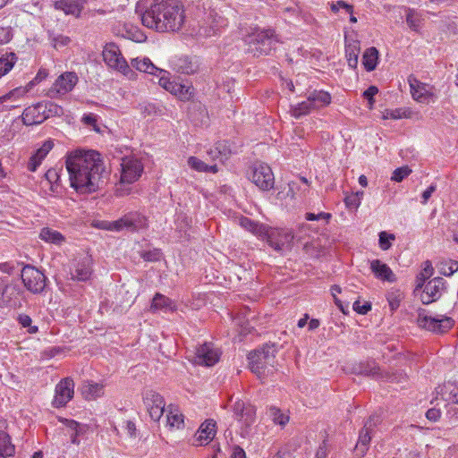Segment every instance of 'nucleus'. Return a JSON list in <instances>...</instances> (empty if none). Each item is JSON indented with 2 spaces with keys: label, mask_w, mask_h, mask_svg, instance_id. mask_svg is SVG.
<instances>
[{
  "label": "nucleus",
  "mask_w": 458,
  "mask_h": 458,
  "mask_svg": "<svg viewBox=\"0 0 458 458\" xmlns=\"http://www.w3.org/2000/svg\"><path fill=\"white\" fill-rule=\"evenodd\" d=\"M92 259L90 256H85L78 263L72 273V279L78 281H87L90 278L92 274Z\"/></svg>",
  "instance_id": "393cba45"
},
{
  "label": "nucleus",
  "mask_w": 458,
  "mask_h": 458,
  "mask_svg": "<svg viewBox=\"0 0 458 458\" xmlns=\"http://www.w3.org/2000/svg\"><path fill=\"white\" fill-rule=\"evenodd\" d=\"M65 166L70 185L79 194H90L99 189L106 168L101 154L96 150L76 149L66 156Z\"/></svg>",
  "instance_id": "f257e3e1"
},
{
  "label": "nucleus",
  "mask_w": 458,
  "mask_h": 458,
  "mask_svg": "<svg viewBox=\"0 0 458 458\" xmlns=\"http://www.w3.org/2000/svg\"><path fill=\"white\" fill-rule=\"evenodd\" d=\"M22 93H24V91L21 90V89H19V88L14 89L11 90L9 93L0 97V104L4 105V103H6L9 100H12V99L15 100Z\"/></svg>",
  "instance_id": "774afa93"
},
{
  "label": "nucleus",
  "mask_w": 458,
  "mask_h": 458,
  "mask_svg": "<svg viewBox=\"0 0 458 458\" xmlns=\"http://www.w3.org/2000/svg\"><path fill=\"white\" fill-rule=\"evenodd\" d=\"M411 173V169L409 168L407 165H403L401 167L396 168L391 176V180L394 182H400L404 178H406Z\"/></svg>",
  "instance_id": "5fc2aeb1"
},
{
  "label": "nucleus",
  "mask_w": 458,
  "mask_h": 458,
  "mask_svg": "<svg viewBox=\"0 0 458 458\" xmlns=\"http://www.w3.org/2000/svg\"><path fill=\"white\" fill-rule=\"evenodd\" d=\"M143 172V165L138 160H129L122 165L121 182L132 183Z\"/></svg>",
  "instance_id": "aec40b11"
},
{
  "label": "nucleus",
  "mask_w": 458,
  "mask_h": 458,
  "mask_svg": "<svg viewBox=\"0 0 458 458\" xmlns=\"http://www.w3.org/2000/svg\"><path fill=\"white\" fill-rule=\"evenodd\" d=\"M161 250L159 249H154L152 250H147L143 251L140 255V257L145 260L148 262H156L160 259L161 257Z\"/></svg>",
  "instance_id": "13d9d810"
},
{
  "label": "nucleus",
  "mask_w": 458,
  "mask_h": 458,
  "mask_svg": "<svg viewBox=\"0 0 458 458\" xmlns=\"http://www.w3.org/2000/svg\"><path fill=\"white\" fill-rule=\"evenodd\" d=\"M370 269L377 279L390 283L396 281V276L392 269L379 259H374L370 262Z\"/></svg>",
  "instance_id": "b1692460"
},
{
  "label": "nucleus",
  "mask_w": 458,
  "mask_h": 458,
  "mask_svg": "<svg viewBox=\"0 0 458 458\" xmlns=\"http://www.w3.org/2000/svg\"><path fill=\"white\" fill-rule=\"evenodd\" d=\"M188 118L196 127L208 124V113L206 106L199 101H191L188 106Z\"/></svg>",
  "instance_id": "a211bd4d"
},
{
  "label": "nucleus",
  "mask_w": 458,
  "mask_h": 458,
  "mask_svg": "<svg viewBox=\"0 0 458 458\" xmlns=\"http://www.w3.org/2000/svg\"><path fill=\"white\" fill-rule=\"evenodd\" d=\"M379 61V52L375 47H370L362 55V64L367 72L374 71Z\"/></svg>",
  "instance_id": "c756f323"
},
{
  "label": "nucleus",
  "mask_w": 458,
  "mask_h": 458,
  "mask_svg": "<svg viewBox=\"0 0 458 458\" xmlns=\"http://www.w3.org/2000/svg\"><path fill=\"white\" fill-rule=\"evenodd\" d=\"M168 91L182 101H190L194 95V88L192 86L182 85L174 81Z\"/></svg>",
  "instance_id": "7c9ffc66"
},
{
  "label": "nucleus",
  "mask_w": 458,
  "mask_h": 458,
  "mask_svg": "<svg viewBox=\"0 0 458 458\" xmlns=\"http://www.w3.org/2000/svg\"><path fill=\"white\" fill-rule=\"evenodd\" d=\"M21 278L24 287L33 294H42L48 285L46 275L36 267L27 264L21 271Z\"/></svg>",
  "instance_id": "423d86ee"
},
{
  "label": "nucleus",
  "mask_w": 458,
  "mask_h": 458,
  "mask_svg": "<svg viewBox=\"0 0 458 458\" xmlns=\"http://www.w3.org/2000/svg\"><path fill=\"white\" fill-rule=\"evenodd\" d=\"M250 179L262 191H269L274 187V174L267 164H255L251 168Z\"/></svg>",
  "instance_id": "1a4fd4ad"
},
{
  "label": "nucleus",
  "mask_w": 458,
  "mask_h": 458,
  "mask_svg": "<svg viewBox=\"0 0 458 458\" xmlns=\"http://www.w3.org/2000/svg\"><path fill=\"white\" fill-rule=\"evenodd\" d=\"M409 83L412 98L417 101L422 102L425 99V94L421 91L422 89H425L424 85H420V81L416 79H413L412 81L411 77L409 78Z\"/></svg>",
  "instance_id": "de8ad7c7"
},
{
  "label": "nucleus",
  "mask_w": 458,
  "mask_h": 458,
  "mask_svg": "<svg viewBox=\"0 0 458 458\" xmlns=\"http://www.w3.org/2000/svg\"><path fill=\"white\" fill-rule=\"evenodd\" d=\"M16 320L21 327L27 329L29 334H36L38 332V327L32 325V319L29 315L24 313L19 314Z\"/></svg>",
  "instance_id": "a18cd8bd"
},
{
  "label": "nucleus",
  "mask_w": 458,
  "mask_h": 458,
  "mask_svg": "<svg viewBox=\"0 0 458 458\" xmlns=\"http://www.w3.org/2000/svg\"><path fill=\"white\" fill-rule=\"evenodd\" d=\"M39 238L46 242L55 245H61L65 242V238L61 233L49 227H43L41 229Z\"/></svg>",
  "instance_id": "473e14b6"
},
{
  "label": "nucleus",
  "mask_w": 458,
  "mask_h": 458,
  "mask_svg": "<svg viewBox=\"0 0 458 458\" xmlns=\"http://www.w3.org/2000/svg\"><path fill=\"white\" fill-rule=\"evenodd\" d=\"M360 54L359 42L345 46V55L349 67L356 69L358 65V57Z\"/></svg>",
  "instance_id": "58836bf2"
},
{
  "label": "nucleus",
  "mask_w": 458,
  "mask_h": 458,
  "mask_svg": "<svg viewBox=\"0 0 458 458\" xmlns=\"http://www.w3.org/2000/svg\"><path fill=\"white\" fill-rule=\"evenodd\" d=\"M174 69L180 73L194 74L199 69V62L197 56L182 55L173 61Z\"/></svg>",
  "instance_id": "412c9836"
},
{
  "label": "nucleus",
  "mask_w": 458,
  "mask_h": 458,
  "mask_svg": "<svg viewBox=\"0 0 458 458\" xmlns=\"http://www.w3.org/2000/svg\"><path fill=\"white\" fill-rule=\"evenodd\" d=\"M43 104L46 105V114L47 119L54 116H62L64 114V109L62 106L52 101H43Z\"/></svg>",
  "instance_id": "864d4df0"
},
{
  "label": "nucleus",
  "mask_w": 458,
  "mask_h": 458,
  "mask_svg": "<svg viewBox=\"0 0 458 458\" xmlns=\"http://www.w3.org/2000/svg\"><path fill=\"white\" fill-rule=\"evenodd\" d=\"M353 310L358 314L366 315L369 311L371 310L372 305L369 301H365L362 305H360V301H354L352 305Z\"/></svg>",
  "instance_id": "338daca9"
},
{
  "label": "nucleus",
  "mask_w": 458,
  "mask_h": 458,
  "mask_svg": "<svg viewBox=\"0 0 458 458\" xmlns=\"http://www.w3.org/2000/svg\"><path fill=\"white\" fill-rule=\"evenodd\" d=\"M209 154H219L220 159H227L231 155V149L228 141H218L214 148L208 150Z\"/></svg>",
  "instance_id": "c03bdc74"
},
{
  "label": "nucleus",
  "mask_w": 458,
  "mask_h": 458,
  "mask_svg": "<svg viewBox=\"0 0 458 458\" xmlns=\"http://www.w3.org/2000/svg\"><path fill=\"white\" fill-rule=\"evenodd\" d=\"M216 435V421L213 420H207L196 433V440L198 445H202V441H211Z\"/></svg>",
  "instance_id": "cd10ccee"
},
{
  "label": "nucleus",
  "mask_w": 458,
  "mask_h": 458,
  "mask_svg": "<svg viewBox=\"0 0 458 458\" xmlns=\"http://www.w3.org/2000/svg\"><path fill=\"white\" fill-rule=\"evenodd\" d=\"M148 225L145 216L138 212H130L118 220L108 222L105 228L110 231H121L127 229L131 232H136L140 229L146 228Z\"/></svg>",
  "instance_id": "0eeeda50"
},
{
  "label": "nucleus",
  "mask_w": 458,
  "mask_h": 458,
  "mask_svg": "<svg viewBox=\"0 0 458 458\" xmlns=\"http://www.w3.org/2000/svg\"><path fill=\"white\" fill-rule=\"evenodd\" d=\"M46 109L47 107L43 101L26 107L21 114L23 124L30 126L45 122L47 119Z\"/></svg>",
  "instance_id": "f3484780"
},
{
  "label": "nucleus",
  "mask_w": 458,
  "mask_h": 458,
  "mask_svg": "<svg viewBox=\"0 0 458 458\" xmlns=\"http://www.w3.org/2000/svg\"><path fill=\"white\" fill-rule=\"evenodd\" d=\"M152 310H174L175 305L171 299L168 297L157 293L152 299L151 303Z\"/></svg>",
  "instance_id": "72a5a7b5"
},
{
  "label": "nucleus",
  "mask_w": 458,
  "mask_h": 458,
  "mask_svg": "<svg viewBox=\"0 0 458 458\" xmlns=\"http://www.w3.org/2000/svg\"><path fill=\"white\" fill-rule=\"evenodd\" d=\"M143 401L147 407L165 408V406L164 397L153 390H147L143 394Z\"/></svg>",
  "instance_id": "4c0bfd02"
},
{
  "label": "nucleus",
  "mask_w": 458,
  "mask_h": 458,
  "mask_svg": "<svg viewBox=\"0 0 458 458\" xmlns=\"http://www.w3.org/2000/svg\"><path fill=\"white\" fill-rule=\"evenodd\" d=\"M50 38L54 47L55 48L58 47H65L71 42V38L69 37L64 36L62 34L50 36Z\"/></svg>",
  "instance_id": "69168bd1"
},
{
  "label": "nucleus",
  "mask_w": 458,
  "mask_h": 458,
  "mask_svg": "<svg viewBox=\"0 0 458 458\" xmlns=\"http://www.w3.org/2000/svg\"><path fill=\"white\" fill-rule=\"evenodd\" d=\"M54 143L52 140H47L44 142V144L36 150V152L33 154L34 156H37L39 159L43 160L46 156L48 154V152L53 148Z\"/></svg>",
  "instance_id": "680f3d73"
},
{
  "label": "nucleus",
  "mask_w": 458,
  "mask_h": 458,
  "mask_svg": "<svg viewBox=\"0 0 458 458\" xmlns=\"http://www.w3.org/2000/svg\"><path fill=\"white\" fill-rule=\"evenodd\" d=\"M442 392L446 395L445 400L453 403H458V382H447L442 387Z\"/></svg>",
  "instance_id": "79ce46f5"
},
{
  "label": "nucleus",
  "mask_w": 458,
  "mask_h": 458,
  "mask_svg": "<svg viewBox=\"0 0 458 458\" xmlns=\"http://www.w3.org/2000/svg\"><path fill=\"white\" fill-rule=\"evenodd\" d=\"M269 415L276 424L285 426L289 421V416L283 413L282 411L276 407H270Z\"/></svg>",
  "instance_id": "09e8293b"
},
{
  "label": "nucleus",
  "mask_w": 458,
  "mask_h": 458,
  "mask_svg": "<svg viewBox=\"0 0 458 458\" xmlns=\"http://www.w3.org/2000/svg\"><path fill=\"white\" fill-rule=\"evenodd\" d=\"M103 59L105 63L111 68L116 69L126 74L131 71L126 60L122 55L118 46L114 43H106L102 52Z\"/></svg>",
  "instance_id": "9d476101"
},
{
  "label": "nucleus",
  "mask_w": 458,
  "mask_h": 458,
  "mask_svg": "<svg viewBox=\"0 0 458 458\" xmlns=\"http://www.w3.org/2000/svg\"><path fill=\"white\" fill-rule=\"evenodd\" d=\"M377 87L371 85L362 93V97L368 101V105L370 109L373 108V106L375 104L374 97L377 94Z\"/></svg>",
  "instance_id": "6e6d98bb"
},
{
  "label": "nucleus",
  "mask_w": 458,
  "mask_h": 458,
  "mask_svg": "<svg viewBox=\"0 0 458 458\" xmlns=\"http://www.w3.org/2000/svg\"><path fill=\"white\" fill-rule=\"evenodd\" d=\"M88 0H58L55 3L56 9L62 10L65 14L80 17Z\"/></svg>",
  "instance_id": "5701e85b"
},
{
  "label": "nucleus",
  "mask_w": 458,
  "mask_h": 458,
  "mask_svg": "<svg viewBox=\"0 0 458 458\" xmlns=\"http://www.w3.org/2000/svg\"><path fill=\"white\" fill-rule=\"evenodd\" d=\"M16 60V55L13 52H6L0 57V78L13 68Z\"/></svg>",
  "instance_id": "ea45409f"
},
{
  "label": "nucleus",
  "mask_w": 458,
  "mask_h": 458,
  "mask_svg": "<svg viewBox=\"0 0 458 458\" xmlns=\"http://www.w3.org/2000/svg\"><path fill=\"white\" fill-rule=\"evenodd\" d=\"M312 109H315V107L308 97L307 100L299 103L293 108V115L296 118H299L302 115L308 114Z\"/></svg>",
  "instance_id": "37998d69"
},
{
  "label": "nucleus",
  "mask_w": 458,
  "mask_h": 458,
  "mask_svg": "<svg viewBox=\"0 0 458 458\" xmlns=\"http://www.w3.org/2000/svg\"><path fill=\"white\" fill-rule=\"evenodd\" d=\"M422 21L423 19L421 18V15H420L413 9L408 8L406 13V22L411 30L419 32L422 25Z\"/></svg>",
  "instance_id": "a19ab883"
},
{
  "label": "nucleus",
  "mask_w": 458,
  "mask_h": 458,
  "mask_svg": "<svg viewBox=\"0 0 458 458\" xmlns=\"http://www.w3.org/2000/svg\"><path fill=\"white\" fill-rule=\"evenodd\" d=\"M423 269L416 276V285L414 293H418L422 290L423 286L427 284V280L433 275L434 268L429 260H426L423 263Z\"/></svg>",
  "instance_id": "2f4dec72"
},
{
  "label": "nucleus",
  "mask_w": 458,
  "mask_h": 458,
  "mask_svg": "<svg viewBox=\"0 0 458 458\" xmlns=\"http://www.w3.org/2000/svg\"><path fill=\"white\" fill-rule=\"evenodd\" d=\"M45 178L50 184V191L55 194H62L63 187L59 171L55 168L48 169L45 174Z\"/></svg>",
  "instance_id": "c9c22d12"
},
{
  "label": "nucleus",
  "mask_w": 458,
  "mask_h": 458,
  "mask_svg": "<svg viewBox=\"0 0 458 458\" xmlns=\"http://www.w3.org/2000/svg\"><path fill=\"white\" fill-rule=\"evenodd\" d=\"M378 237V244L383 250H389L392 246V241L395 240V235L394 233H389L386 231L380 232Z\"/></svg>",
  "instance_id": "603ef678"
},
{
  "label": "nucleus",
  "mask_w": 458,
  "mask_h": 458,
  "mask_svg": "<svg viewBox=\"0 0 458 458\" xmlns=\"http://www.w3.org/2000/svg\"><path fill=\"white\" fill-rule=\"evenodd\" d=\"M346 371L354 375L372 377L374 379L385 377L379 365L374 360L355 362L346 367Z\"/></svg>",
  "instance_id": "f8f14e48"
},
{
  "label": "nucleus",
  "mask_w": 458,
  "mask_h": 458,
  "mask_svg": "<svg viewBox=\"0 0 458 458\" xmlns=\"http://www.w3.org/2000/svg\"><path fill=\"white\" fill-rule=\"evenodd\" d=\"M446 281L440 276L435 277L427 282L423 286V293L421 294V301L423 304H430L437 301L442 294V292L446 290Z\"/></svg>",
  "instance_id": "4468645a"
},
{
  "label": "nucleus",
  "mask_w": 458,
  "mask_h": 458,
  "mask_svg": "<svg viewBox=\"0 0 458 458\" xmlns=\"http://www.w3.org/2000/svg\"><path fill=\"white\" fill-rule=\"evenodd\" d=\"M81 393L85 399L94 400L104 395V385L89 380L84 381Z\"/></svg>",
  "instance_id": "a878e982"
},
{
  "label": "nucleus",
  "mask_w": 458,
  "mask_h": 458,
  "mask_svg": "<svg viewBox=\"0 0 458 458\" xmlns=\"http://www.w3.org/2000/svg\"><path fill=\"white\" fill-rule=\"evenodd\" d=\"M13 38V28L11 25L0 26V44L9 42Z\"/></svg>",
  "instance_id": "e2e57ef3"
},
{
  "label": "nucleus",
  "mask_w": 458,
  "mask_h": 458,
  "mask_svg": "<svg viewBox=\"0 0 458 458\" xmlns=\"http://www.w3.org/2000/svg\"><path fill=\"white\" fill-rule=\"evenodd\" d=\"M379 421L380 419L377 415H371L365 421L363 428L360 431L359 439L354 448V454L358 458H361L366 454L371 441V431Z\"/></svg>",
  "instance_id": "9b49d317"
},
{
  "label": "nucleus",
  "mask_w": 458,
  "mask_h": 458,
  "mask_svg": "<svg viewBox=\"0 0 458 458\" xmlns=\"http://www.w3.org/2000/svg\"><path fill=\"white\" fill-rule=\"evenodd\" d=\"M167 424L170 428H175L177 429L184 428V416L179 411H170L167 415Z\"/></svg>",
  "instance_id": "49530a36"
},
{
  "label": "nucleus",
  "mask_w": 458,
  "mask_h": 458,
  "mask_svg": "<svg viewBox=\"0 0 458 458\" xmlns=\"http://www.w3.org/2000/svg\"><path fill=\"white\" fill-rule=\"evenodd\" d=\"M184 9L178 0H155L141 15L142 24L157 32L178 31L184 22Z\"/></svg>",
  "instance_id": "f03ea898"
},
{
  "label": "nucleus",
  "mask_w": 458,
  "mask_h": 458,
  "mask_svg": "<svg viewBox=\"0 0 458 458\" xmlns=\"http://www.w3.org/2000/svg\"><path fill=\"white\" fill-rule=\"evenodd\" d=\"M195 358L198 364L210 367L219 360V354L212 343H205L197 348Z\"/></svg>",
  "instance_id": "6ab92c4d"
},
{
  "label": "nucleus",
  "mask_w": 458,
  "mask_h": 458,
  "mask_svg": "<svg viewBox=\"0 0 458 458\" xmlns=\"http://www.w3.org/2000/svg\"><path fill=\"white\" fill-rule=\"evenodd\" d=\"M403 294L400 291H392L386 293V300L392 311L396 310L400 307Z\"/></svg>",
  "instance_id": "3c124183"
},
{
  "label": "nucleus",
  "mask_w": 458,
  "mask_h": 458,
  "mask_svg": "<svg viewBox=\"0 0 458 458\" xmlns=\"http://www.w3.org/2000/svg\"><path fill=\"white\" fill-rule=\"evenodd\" d=\"M293 234L288 229L273 228L268 234L267 243L275 250L281 251L284 249H291Z\"/></svg>",
  "instance_id": "dca6fc26"
},
{
  "label": "nucleus",
  "mask_w": 458,
  "mask_h": 458,
  "mask_svg": "<svg viewBox=\"0 0 458 458\" xmlns=\"http://www.w3.org/2000/svg\"><path fill=\"white\" fill-rule=\"evenodd\" d=\"M278 352L276 343H266L248 354L249 368L252 373L259 377H265L267 373L273 372L276 362V354Z\"/></svg>",
  "instance_id": "20e7f679"
},
{
  "label": "nucleus",
  "mask_w": 458,
  "mask_h": 458,
  "mask_svg": "<svg viewBox=\"0 0 458 458\" xmlns=\"http://www.w3.org/2000/svg\"><path fill=\"white\" fill-rule=\"evenodd\" d=\"M416 322L420 328L436 335H444L455 325V321L453 318L445 315H437L436 317L428 316L427 310L422 308L418 310Z\"/></svg>",
  "instance_id": "39448f33"
},
{
  "label": "nucleus",
  "mask_w": 458,
  "mask_h": 458,
  "mask_svg": "<svg viewBox=\"0 0 458 458\" xmlns=\"http://www.w3.org/2000/svg\"><path fill=\"white\" fill-rule=\"evenodd\" d=\"M78 82V76L73 72H66L61 74L49 89V96L56 98L57 96L65 95L72 90Z\"/></svg>",
  "instance_id": "2eb2a0df"
},
{
  "label": "nucleus",
  "mask_w": 458,
  "mask_h": 458,
  "mask_svg": "<svg viewBox=\"0 0 458 458\" xmlns=\"http://www.w3.org/2000/svg\"><path fill=\"white\" fill-rule=\"evenodd\" d=\"M188 165L198 172H205L207 170V164L196 157H189Z\"/></svg>",
  "instance_id": "052dcab7"
},
{
  "label": "nucleus",
  "mask_w": 458,
  "mask_h": 458,
  "mask_svg": "<svg viewBox=\"0 0 458 458\" xmlns=\"http://www.w3.org/2000/svg\"><path fill=\"white\" fill-rule=\"evenodd\" d=\"M245 43L249 54L254 57H260L271 55L281 41L274 29L255 28L251 33L246 36Z\"/></svg>",
  "instance_id": "7ed1b4c3"
},
{
  "label": "nucleus",
  "mask_w": 458,
  "mask_h": 458,
  "mask_svg": "<svg viewBox=\"0 0 458 458\" xmlns=\"http://www.w3.org/2000/svg\"><path fill=\"white\" fill-rule=\"evenodd\" d=\"M271 229H272L271 227H268L263 224H259L257 222L256 225H254L253 231L251 233H253L254 234L260 236L267 241L268 234L270 233Z\"/></svg>",
  "instance_id": "bf43d9fd"
},
{
  "label": "nucleus",
  "mask_w": 458,
  "mask_h": 458,
  "mask_svg": "<svg viewBox=\"0 0 458 458\" xmlns=\"http://www.w3.org/2000/svg\"><path fill=\"white\" fill-rule=\"evenodd\" d=\"M128 38L134 42L141 43L146 41L147 36L139 29H131L127 30Z\"/></svg>",
  "instance_id": "0e129e2a"
},
{
  "label": "nucleus",
  "mask_w": 458,
  "mask_h": 458,
  "mask_svg": "<svg viewBox=\"0 0 458 458\" xmlns=\"http://www.w3.org/2000/svg\"><path fill=\"white\" fill-rule=\"evenodd\" d=\"M24 290L14 281H11L0 291V308L20 309L22 307Z\"/></svg>",
  "instance_id": "6e6552de"
},
{
  "label": "nucleus",
  "mask_w": 458,
  "mask_h": 458,
  "mask_svg": "<svg viewBox=\"0 0 458 458\" xmlns=\"http://www.w3.org/2000/svg\"><path fill=\"white\" fill-rule=\"evenodd\" d=\"M344 203L349 209H357L360 205V198L359 197V192L346 196L344 198Z\"/></svg>",
  "instance_id": "4d7b16f0"
},
{
  "label": "nucleus",
  "mask_w": 458,
  "mask_h": 458,
  "mask_svg": "<svg viewBox=\"0 0 458 458\" xmlns=\"http://www.w3.org/2000/svg\"><path fill=\"white\" fill-rule=\"evenodd\" d=\"M58 420L62 422L67 428L72 431L71 434L72 443L79 445L80 440L78 439V437L79 436L86 432L87 425H81V423L74 420L66 419L63 417H58Z\"/></svg>",
  "instance_id": "bb28decb"
},
{
  "label": "nucleus",
  "mask_w": 458,
  "mask_h": 458,
  "mask_svg": "<svg viewBox=\"0 0 458 458\" xmlns=\"http://www.w3.org/2000/svg\"><path fill=\"white\" fill-rule=\"evenodd\" d=\"M458 270V261L450 259L448 261L441 262L439 272L440 274L450 276Z\"/></svg>",
  "instance_id": "8fccbe9b"
},
{
  "label": "nucleus",
  "mask_w": 458,
  "mask_h": 458,
  "mask_svg": "<svg viewBox=\"0 0 458 458\" xmlns=\"http://www.w3.org/2000/svg\"><path fill=\"white\" fill-rule=\"evenodd\" d=\"M309 98L315 108L326 106L331 103V95L325 90H313Z\"/></svg>",
  "instance_id": "e433bc0d"
},
{
  "label": "nucleus",
  "mask_w": 458,
  "mask_h": 458,
  "mask_svg": "<svg viewBox=\"0 0 458 458\" xmlns=\"http://www.w3.org/2000/svg\"><path fill=\"white\" fill-rule=\"evenodd\" d=\"M233 409L235 418L242 421L246 428L255 421L256 410L251 404L237 401Z\"/></svg>",
  "instance_id": "4be33fe9"
},
{
  "label": "nucleus",
  "mask_w": 458,
  "mask_h": 458,
  "mask_svg": "<svg viewBox=\"0 0 458 458\" xmlns=\"http://www.w3.org/2000/svg\"><path fill=\"white\" fill-rule=\"evenodd\" d=\"M52 404L55 408L65 406L73 397L74 382L72 377L63 378L55 386Z\"/></svg>",
  "instance_id": "ddd939ff"
},
{
  "label": "nucleus",
  "mask_w": 458,
  "mask_h": 458,
  "mask_svg": "<svg viewBox=\"0 0 458 458\" xmlns=\"http://www.w3.org/2000/svg\"><path fill=\"white\" fill-rule=\"evenodd\" d=\"M131 65L136 70L143 72H147L149 74H154L160 76L162 73H165V72L162 69L157 68L149 58H143L142 60H140L138 58L131 60Z\"/></svg>",
  "instance_id": "c85d7f7f"
},
{
  "label": "nucleus",
  "mask_w": 458,
  "mask_h": 458,
  "mask_svg": "<svg viewBox=\"0 0 458 458\" xmlns=\"http://www.w3.org/2000/svg\"><path fill=\"white\" fill-rule=\"evenodd\" d=\"M15 453V446L12 444L11 437L4 430H0V457H11Z\"/></svg>",
  "instance_id": "f704fd0d"
}]
</instances>
